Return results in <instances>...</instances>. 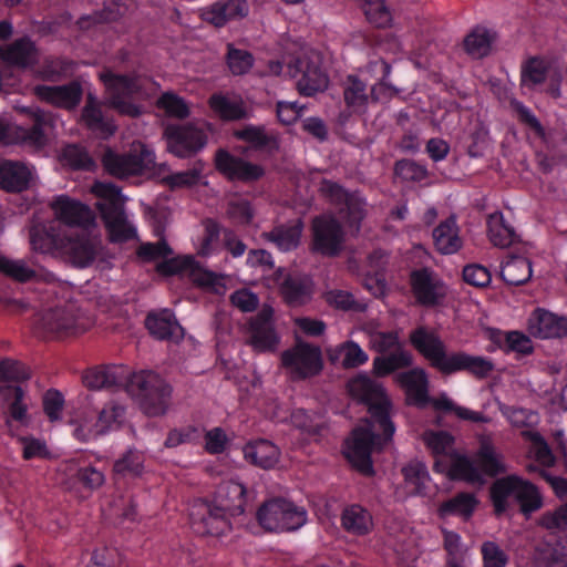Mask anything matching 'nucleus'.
Here are the masks:
<instances>
[{
	"mask_svg": "<svg viewBox=\"0 0 567 567\" xmlns=\"http://www.w3.org/2000/svg\"><path fill=\"white\" fill-rule=\"evenodd\" d=\"M155 155L144 144H133L128 152L117 153L107 148L102 156L104 169L112 176L124 179L142 175L154 166Z\"/></svg>",
	"mask_w": 567,
	"mask_h": 567,
	"instance_id": "obj_9",
	"label": "nucleus"
},
{
	"mask_svg": "<svg viewBox=\"0 0 567 567\" xmlns=\"http://www.w3.org/2000/svg\"><path fill=\"white\" fill-rule=\"evenodd\" d=\"M33 331L42 339L61 338L76 333L75 317L63 307L38 312L33 319Z\"/></svg>",
	"mask_w": 567,
	"mask_h": 567,
	"instance_id": "obj_15",
	"label": "nucleus"
},
{
	"mask_svg": "<svg viewBox=\"0 0 567 567\" xmlns=\"http://www.w3.org/2000/svg\"><path fill=\"white\" fill-rule=\"evenodd\" d=\"M125 409L118 404H106L99 412L97 417L100 426H102L104 434L120 427L124 420Z\"/></svg>",
	"mask_w": 567,
	"mask_h": 567,
	"instance_id": "obj_60",
	"label": "nucleus"
},
{
	"mask_svg": "<svg viewBox=\"0 0 567 567\" xmlns=\"http://www.w3.org/2000/svg\"><path fill=\"white\" fill-rule=\"evenodd\" d=\"M537 567H567V543L556 542L540 548Z\"/></svg>",
	"mask_w": 567,
	"mask_h": 567,
	"instance_id": "obj_50",
	"label": "nucleus"
},
{
	"mask_svg": "<svg viewBox=\"0 0 567 567\" xmlns=\"http://www.w3.org/2000/svg\"><path fill=\"white\" fill-rule=\"evenodd\" d=\"M430 401L434 410L445 413H454L461 420L471 421L473 423H488L491 421V419L482 412L457 405L444 393Z\"/></svg>",
	"mask_w": 567,
	"mask_h": 567,
	"instance_id": "obj_44",
	"label": "nucleus"
},
{
	"mask_svg": "<svg viewBox=\"0 0 567 567\" xmlns=\"http://www.w3.org/2000/svg\"><path fill=\"white\" fill-rule=\"evenodd\" d=\"M157 104L171 117L184 120L189 115V109L184 99L174 93H164Z\"/></svg>",
	"mask_w": 567,
	"mask_h": 567,
	"instance_id": "obj_62",
	"label": "nucleus"
},
{
	"mask_svg": "<svg viewBox=\"0 0 567 567\" xmlns=\"http://www.w3.org/2000/svg\"><path fill=\"white\" fill-rule=\"evenodd\" d=\"M492 37L485 28H475L464 39V50L473 58H484L489 53Z\"/></svg>",
	"mask_w": 567,
	"mask_h": 567,
	"instance_id": "obj_49",
	"label": "nucleus"
},
{
	"mask_svg": "<svg viewBox=\"0 0 567 567\" xmlns=\"http://www.w3.org/2000/svg\"><path fill=\"white\" fill-rule=\"evenodd\" d=\"M280 361L282 368L296 380L313 378L323 369L321 349L305 341H297L293 347L282 351Z\"/></svg>",
	"mask_w": 567,
	"mask_h": 567,
	"instance_id": "obj_11",
	"label": "nucleus"
},
{
	"mask_svg": "<svg viewBox=\"0 0 567 567\" xmlns=\"http://www.w3.org/2000/svg\"><path fill=\"white\" fill-rule=\"evenodd\" d=\"M254 498V491L248 489L240 482L229 480L217 486L213 501L236 517L246 513Z\"/></svg>",
	"mask_w": 567,
	"mask_h": 567,
	"instance_id": "obj_20",
	"label": "nucleus"
},
{
	"mask_svg": "<svg viewBox=\"0 0 567 567\" xmlns=\"http://www.w3.org/2000/svg\"><path fill=\"white\" fill-rule=\"evenodd\" d=\"M324 301L332 308L344 312H362L365 310V305L358 301L354 296L346 290L332 289L324 293Z\"/></svg>",
	"mask_w": 567,
	"mask_h": 567,
	"instance_id": "obj_51",
	"label": "nucleus"
},
{
	"mask_svg": "<svg viewBox=\"0 0 567 567\" xmlns=\"http://www.w3.org/2000/svg\"><path fill=\"white\" fill-rule=\"evenodd\" d=\"M256 518L260 527L267 532H295L306 524L307 512L285 498H272L258 508Z\"/></svg>",
	"mask_w": 567,
	"mask_h": 567,
	"instance_id": "obj_8",
	"label": "nucleus"
},
{
	"mask_svg": "<svg viewBox=\"0 0 567 567\" xmlns=\"http://www.w3.org/2000/svg\"><path fill=\"white\" fill-rule=\"evenodd\" d=\"M225 60L229 72L235 76L247 74L255 63V58L249 51L238 49L233 43L227 44Z\"/></svg>",
	"mask_w": 567,
	"mask_h": 567,
	"instance_id": "obj_48",
	"label": "nucleus"
},
{
	"mask_svg": "<svg viewBox=\"0 0 567 567\" xmlns=\"http://www.w3.org/2000/svg\"><path fill=\"white\" fill-rule=\"evenodd\" d=\"M530 334L539 339L567 337V318L545 309H536L528 323Z\"/></svg>",
	"mask_w": 567,
	"mask_h": 567,
	"instance_id": "obj_23",
	"label": "nucleus"
},
{
	"mask_svg": "<svg viewBox=\"0 0 567 567\" xmlns=\"http://www.w3.org/2000/svg\"><path fill=\"white\" fill-rule=\"evenodd\" d=\"M249 13L247 0H219L203 12V19L216 28L239 20Z\"/></svg>",
	"mask_w": 567,
	"mask_h": 567,
	"instance_id": "obj_25",
	"label": "nucleus"
},
{
	"mask_svg": "<svg viewBox=\"0 0 567 567\" xmlns=\"http://www.w3.org/2000/svg\"><path fill=\"white\" fill-rule=\"evenodd\" d=\"M410 286L416 303L422 307H436L446 296L444 282L427 267L411 271Z\"/></svg>",
	"mask_w": 567,
	"mask_h": 567,
	"instance_id": "obj_16",
	"label": "nucleus"
},
{
	"mask_svg": "<svg viewBox=\"0 0 567 567\" xmlns=\"http://www.w3.org/2000/svg\"><path fill=\"white\" fill-rule=\"evenodd\" d=\"M435 249L442 255L456 254L463 246L460 228L454 216L441 221L432 231Z\"/></svg>",
	"mask_w": 567,
	"mask_h": 567,
	"instance_id": "obj_29",
	"label": "nucleus"
},
{
	"mask_svg": "<svg viewBox=\"0 0 567 567\" xmlns=\"http://www.w3.org/2000/svg\"><path fill=\"white\" fill-rule=\"evenodd\" d=\"M550 64L540 56H529L520 65L519 85L528 91H538L547 83Z\"/></svg>",
	"mask_w": 567,
	"mask_h": 567,
	"instance_id": "obj_32",
	"label": "nucleus"
},
{
	"mask_svg": "<svg viewBox=\"0 0 567 567\" xmlns=\"http://www.w3.org/2000/svg\"><path fill=\"white\" fill-rule=\"evenodd\" d=\"M215 168L229 182L255 183L261 179L266 171L256 163L231 154L225 148H218L214 157Z\"/></svg>",
	"mask_w": 567,
	"mask_h": 567,
	"instance_id": "obj_14",
	"label": "nucleus"
},
{
	"mask_svg": "<svg viewBox=\"0 0 567 567\" xmlns=\"http://www.w3.org/2000/svg\"><path fill=\"white\" fill-rule=\"evenodd\" d=\"M51 208L56 218L65 225L87 227L94 223V214L91 208L66 195L56 196Z\"/></svg>",
	"mask_w": 567,
	"mask_h": 567,
	"instance_id": "obj_22",
	"label": "nucleus"
},
{
	"mask_svg": "<svg viewBox=\"0 0 567 567\" xmlns=\"http://www.w3.org/2000/svg\"><path fill=\"white\" fill-rule=\"evenodd\" d=\"M339 351L342 354V365L347 369L361 367L369 360L367 352L354 341L342 343Z\"/></svg>",
	"mask_w": 567,
	"mask_h": 567,
	"instance_id": "obj_64",
	"label": "nucleus"
},
{
	"mask_svg": "<svg viewBox=\"0 0 567 567\" xmlns=\"http://www.w3.org/2000/svg\"><path fill=\"white\" fill-rule=\"evenodd\" d=\"M532 275V262L526 257H511L502 264L501 277L509 286L525 285Z\"/></svg>",
	"mask_w": 567,
	"mask_h": 567,
	"instance_id": "obj_40",
	"label": "nucleus"
},
{
	"mask_svg": "<svg viewBox=\"0 0 567 567\" xmlns=\"http://www.w3.org/2000/svg\"><path fill=\"white\" fill-rule=\"evenodd\" d=\"M95 204L111 243L122 244L137 237L136 228L127 220L121 188L111 183H96L92 188Z\"/></svg>",
	"mask_w": 567,
	"mask_h": 567,
	"instance_id": "obj_7",
	"label": "nucleus"
},
{
	"mask_svg": "<svg viewBox=\"0 0 567 567\" xmlns=\"http://www.w3.org/2000/svg\"><path fill=\"white\" fill-rule=\"evenodd\" d=\"M61 245V255L78 268L90 266L99 251L97 241L84 231L63 236Z\"/></svg>",
	"mask_w": 567,
	"mask_h": 567,
	"instance_id": "obj_19",
	"label": "nucleus"
},
{
	"mask_svg": "<svg viewBox=\"0 0 567 567\" xmlns=\"http://www.w3.org/2000/svg\"><path fill=\"white\" fill-rule=\"evenodd\" d=\"M343 100L351 114H364L371 102L368 85L359 76L350 74L342 83Z\"/></svg>",
	"mask_w": 567,
	"mask_h": 567,
	"instance_id": "obj_31",
	"label": "nucleus"
},
{
	"mask_svg": "<svg viewBox=\"0 0 567 567\" xmlns=\"http://www.w3.org/2000/svg\"><path fill=\"white\" fill-rule=\"evenodd\" d=\"M483 567H506L509 557L495 542L486 540L481 546Z\"/></svg>",
	"mask_w": 567,
	"mask_h": 567,
	"instance_id": "obj_63",
	"label": "nucleus"
},
{
	"mask_svg": "<svg viewBox=\"0 0 567 567\" xmlns=\"http://www.w3.org/2000/svg\"><path fill=\"white\" fill-rule=\"evenodd\" d=\"M204 169L203 162L198 161L189 169L173 173L164 178L171 189L192 187L199 183Z\"/></svg>",
	"mask_w": 567,
	"mask_h": 567,
	"instance_id": "obj_54",
	"label": "nucleus"
},
{
	"mask_svg": "<svg viewBox=\"0 0 567 567\" xmlns=\"http://www.w3.org/2000/svg\"><path fill=\"white\" fill-rule=\"evenodd\" d=\"M228 512L213 499H197L189 512V523L193 532L199 536L220 537L231 529Z\"/></svg>",
	"mask_w": 567,
	"mask_h": 567,
	"instance_id": "obj_10",
	"label": "nucleus"
},
{
	"mask_svg": "<svg viewBox=\"0 0 567 567\" xmlns=\"http://www.w3.org/2000/svg\"><path fill=\"white\" fill-rule=\"evenodd\" d=\"M499 411L503 416L515 427L532 426L537 422V413L530 409L511 405H501Z\"/></svg>",
	"mask_w": 567,
	"mask_h": 567,
	"instance_id": "obj_56",
	"label": "nucleus"
},
{
	"mask_svg": "<svg viewBox=\"0 0 567 567\" xmlns=\"http://www.w3.org/2000/svg\"><path fill=\"white\" fill-rule=\"evenodd\" d=\"M83 383L92 390H111L126 385L148 416L165 414L171 404L172 386L154 371H140L128 375L122 365L95 367L84 373Z\"/></svg>",
	"mask_w": 567,
	"mask_h": 567,
	"instance_id": "obj_2",
	"label": "nucleus"
},
{
	"mask_svg": "<svg viewBox=\"0 0 567 567\" xmlns=\"http://www.w3.org/2000/svg\"><path fill=\"white\" fill-rule=\"evenodd\" d=\"M4 398L7 400L12 399L8 405V417L6 419V425L10 430L12 421H16L22 425H28L29 415L28 406L23 402L24 391L20 385H8L6 386Z\"/></svg>",
	"mask_w": 567,
	"mask_h": 567,
	"instance_id": "obj_41",
	"label": "nucleus"
},
{
	"mask_svg": "<svg viewBox=\"0 0 567 567\" xmlns=\"http://www.w3.org/2000/svg\"><path fill=\"white\" fill-rule=\"evenodd\" d=\"M487 234L491 243L501 248H507L516 240L514 228L506 224L502 213L489 215L487 219Z\"/></svg>",
	"mask_w": 567,
	"mask_h": 567,
	"instance_id": "obj_43",
	"label": "nucleus"
},
{
	"mask_svg": "<svg viewBox=\"0 0 567 567\" xmlns=\"http://www.w3.org/2000/svg\"><path fill=\"white\" fill-rule=\"evenodd\" d=\"M478 503L477 497L473 493L460 492L442 502L437 508V514L441 518L458 516L464 520H468L473 516Z\"/></svg>",
	"mask_w": 567,
	"mask_h": 567,
	"instance_id": "obj_37",
	"label": "nucleus"
},
{
	"mask_svg": "<svg viewBox=\"0 0 567 567\" xmlns=\"http://www.w3.org/2000/svg\"><path fill=\"white\" fill-rule=\"evenodd\" d=\"M399 384L404 389L408 399L415 405L424 406L430 402L429 378L421 368L401 372L396 377Z\"/></svg>",
	"mask_w": 567,
	"mask_h": 567,
	"instance_id": "obj_28",
	"label": "nucleus"
},
{
	"mask_svg": "<svg viewBox=\"0 0 567 567\" xmlns=\"http://www.w3.org/2000/svg\"><path fill=\"white\" fill-rule=\"evenodd\" d=\"M342 528L354 536H367L374 527L371 512L360 504L347 505L341 513Z\"/></svg>",
	"mask_w": 567,
	"mask_h": 567,
	"instance_id": "obj_30",
	"label": "nucleus"
},
{
	"mask_svg": "<svg viewBox=\"0 0 567 567\" xmlns=\"http://www.w3.org/2000/svg\"><path fill=\"white\" fill-rule=\"evenodd\" d=\"M202 437V429L197 425H186L173 429L168 432L164 445L168 449L177 447L182 444L198 443Z\"/></svg>",
	"mask_w": 567,
	"mask_h": 567,
	"instance_id": "obj_55",
	"label": "nucleus"
},
{
	"mask_svg": "<svg viewBox=\"0 0 567 567\" xmlns=\"http://www.w3.org/2000/svg\"><path fill=\"white\" fill-rule=\"evenodd\" d=\"M0 60L18 68H31L38 63L35 43L29 37L14 40L11 44L0 47Z\"/></svg>",
	"mask_w": 567,
	"mask_h": 567,
	"instance_id": "obj_27",
	"label": "nucleus"
},
{
	"mask_svg": "<svg viewBox=\"0 0 567 567\" xmlns=\"http://www.w3.org/2000/svg\"><path fill=\"white\" fill-rule=\"evenodd\" d=\"M0 272L18 282L38 280L39 271L24 259H9L0 255Z\"/></svg>",
	"mask_w": 567,
	"mask_h": 567,
	"instance_id": "obj_45",
	"label": "nucleus"
},
{
	"mask_svg": "<svg viewBox=\"0 0 567 567\" xmlns=\"http://www.w3.org/2000/svg\"><path fill=\"white\" fill-rule=\"evenodd\" d=\"M234 136L250 145L252 150H278L279 138L275 132H267L264 125L247 124L243 128L235 131Z\"/></svg>",
	"mask_w": 567,
	"mask_h": 567,
	"instance_id": "obj_36",
	"label": "nucleus"
},
{
	"mask_svg": "<svg viewBox=\"0 0 567 567\" xmlns=\"http://www.w3.org/2000/svg\"><path fill=\"white\" fill-rule=\"evenodd\" d=\"M405 488L411 496H426L430 474L424 463L410 462L402 468Z\"/></svg>",
	"mask_w": 567,
	"mask_h": 567,
	"instance_id": "obj_39",
	"label": "nucleus"
},
{
	"mask_svg": "<svg viewBox=\"0 0 567 567\" xmlns=\"http://www.w3.org/2000/svg\"><path fill=\"white\" fill-rule=\"evenodd\" d=\"M50 124L49 116L42 112L37 111L32 114V124L29 127L21 128V138L24 143L37 148L47 145L48 137L45 127Z\"/></svg>",
	"mask_w": 567,
	"mask_h": 567,
	"instance_id": "obj_47",
	"label": "nucleus"
},
{
	"mask_svg": "<svg viewBox=\"0 0 567 567\" xmlns=\"http://www.w3.org/2000/svg\"><path fill=\"white\" fill-rule=\"evenodd\" d=\"M409 341L442 375L466 372L476 379H485L494 370V363L488 358L472 355L465 351L449 352L441 337L425 326L413 329L409 334Z\"/></svg>",
	"mask_w": 567,
	"mask_h": 567,
	"instance_id": "obj_4",
	"label": "nucleus"
},
{
	"mask_svg": "<svg viewBox=\"0 0 567 567\" xmlns=\"http://www.w3.org/2000/svg\"><path fill=\"white\" fill-rule=\"evenodd\" d=\"M62 237L49 233L45 229L33 230L31 233V245L34 250L44 254H60L61 255Z\"/></svg>",
	"mask_w": 567,
	"mask_h": 567,
	"instance_id": "obj_58",
	"label": "nucleus"
},
{
	"mask_svg": "<svg viewBox=\"0 0 567 567\" xmlns=\"http://www.w3.org/2000/svg\"><path fill=\"white\" fill-rule=\"evenodd\" d=\"M272 317L274 310L268 307L248 321V343L257 352H274L280 342Z\"/></svg>",
	"mask_w": 567,
	"mask_h": 567,
	"instance_id": "obj_17",
	"label": "nucleus"
},
{
	"mask_svg": "<svg viewBox=\"0 0 567 567\" xmlns=\"http://www.w3.org/2000/svg\"><path fill=\"white\" fill-rule=\"evenodd\" d=\"M35 94L54 106L74 110L81 103L83 89L78 81H71L62 85H38Z\"/></svg>",
	"mask_w": 567,
	"mask_h": 567,
	"instance_id": "obj_21",
	"label": "nucleus"
},
{
	"mask_svg": "<svg viewBox=\"0 0 567 567\" xmlns=\"http://www.w3.org/2000/svg\"><path fill=\"white\" fill-rule=\"evenodd\" d=\"M144 471V455L130 449L113 465V478L116 484L127 478H137Z\"/></svg>",
	"mask_w": 567,
	"mask_h": 567,
	"instance_id": "obj_38",
	"label": "nucleus"
},
{
	"mask_svg": "<svg viewBox=\"0 0 567 567\" xmlns=\"http://www.w3.org/2000/svg\"><path fill=\"white\" fill-rule=\"evenodd\" d=\"M507 473L504 455L488 439L480 441L473 457L455 453L450 466V476L470 484H483L485 477L495 478Z\"/></svg>",
	"mask_w": 567,
	"mask_h": 567,
	"instance_id": "obj_5",
	"label": "nucleus"
},
{
	"mask_svg": "<svg viewBox=\"0 0 567 567\" xmlns=\"http://www.w3.org/2000/svg\"><path fill=\"white\" fill-rule=\"evenodd\" d=\"M31 172L20 162L3 161L0 164V187L7 192H21L28 188Z\"/></svg>",
	"mask_w": 567,
	"mask_h": 567,
	"instance_id": "obj_35",
	"label": "nucleus"
},
{
	"mask_svg": "<svg viewBox=\"0 0 567 567\" xmlns=\"http://www.w3.org/2000/svg\"><path fill=\"white\" fill-rule=\"evenodd\" d=\"M145 327L150 334L158 340L178 341L184 336L183 327L169 309L150 312L145 319Z\"/></svg>",
	"mask_w": 567,
	"mask_h": 567,
	"instance_id": "obj_26",
	"label": "nucleus"
},
{
	"mask_svg": "<svg viewBox=\"0 0 567 567\" xmlns=\"http://www.w3.org/2000/svg\"><path fill=\"white\" fill-rule=\"evenodd\" d=\"M291 424L309 436H317L322 430L321 419L305 409H295L290 415Z\"/></svg>",
	"mask_w": 567,
	"mask_h": 567,
	"instance_id": "obj_52",
	"label": "nucleus"
},
{
	"mask_svg": "<svg viewBox=\"0 0 567 567\" xmlns=\"http://www.w3.org/2000/svg\"><path fill=\"white\" fill-rule=\"evenodd\" d=\"M443 547L447 554L446 567H463L460 563L462 557V538L453 532L443 529Z\"/></svg>",
	"mask_w": 567,
	"mask_h": 567,
	"instance_id": "obj_61",
	"label": "nucleus"
},
{
	"mask_svg": "<svg viewBox=\"0 0 567 567\" xmlns=\"http://www.w3.org/2000/svg\"><path fill=\"white\" fill-rule=\"evenodd\" d=\"M280 278V293L288 306L300 307L311 301L315 282L309 275L297 271L285 274L284 268H278L276 279Z\"/></svg>",
	"mask_w": 567,
	"mask_h": 567,
	"instance_id": "obj_18",
	"label": "nucleus"
},
{
	"mask_svg": "<svg viewBox=\"0 0 567 567\" xmlns=\"http://www.w3.org/2000/svg\"><path fill=\"white\" fill-rule=\"evenodd\" d=\"M367 20L377 28H386L392 21V14L384 0H362Z\"/></svg>",
	"mask_w": 567,
	"mask_h": 567,
	"instance_id": "obj_53",
	"label": "nucleus"
},
{
	"mask_svg": "<svg viewBox=\"0 0 567 567\" xmlns=\"http://www.w3.org/2000/svg\"><path fill=\"white\" fill-rule=\"evenodd\" d=\"M539 526L554 533L567 529V503H563L554 511H546L539 518Z\"/></svg>",
	"mask_w": 567,
	"mask_h": 567,
	"instance_id": "obj_59",
	"label": "nucleus"
},
{
	"mask_svg": "<svg viewBox=\"0 0 567 567\" xmlns=\"http://www.w3.org/2000/svg\"><path fill=\"white\" fill-rule=\"evenodd\" d=\"M310 250L323 257H337L342 251L344 230L333 216H316L311 223Z\"/></svg>",
	"mask_w": 567,
	"mask_h": 567,
	"instance_id": "obj_13",
	"label": "nucleus"
},
{
	"mask_svg": "<svg viewBox=\"0 0 567 567\" xmlns=\"http://www.w3.org/2000/svg\"><path fill=\"white\" fill-rule=\"evenodd\" d=\"M99 79L104 84L106 99L101 102L93 94H87L81 112V121L93 134L106 140L115 134L117 126L114 117L104 111V106L122 115L137 117L141 109L128 99L138 92L140 85L135 75L117 74L110 69L102 71Z\"/></svg>",
	"mask_w": 567,
	"mask_h": 567,
	"instance_id": "obj_3",
	"label": "nucleus"
},
{
	"mask_svg": "<svg viewBox=\"0 0 567 567\" xmlns=\"http://www.w3.org/2000/svg\"><path fill=\"white\" fill-rule=\"evenodd\" d=\"M244 457L250 464L269 470L279 461V449L268 440L259 439L248 442L243 450Z\"/></svg>",
	"mask_w": 567,
	"mask_h": 567,
	"instance_id": "obj_34",
	"label": "nucleus"
},
{
	"mask_svg": "<svg viewBox=\"0 0 567 567\" xmlns=\"http://www.w3.org/2000/svg\"><path fill=\"white\" fill-rule=\"evenodd\" d=\"M297 70L301 76L297 81V89L301 95L312 96L328 86V75L318 61L298 59Z\"/></svg>",
	"mask_w": 567,
	"mask_h": 567,
	"instance_id": "obj_24",
	"label": "nucleus"
},
{
	"mask_svg": "<svg viewBox=\"0 0 567 567\" xmlns=\"http://www.w3.org/2000/svg\"><path fill=\"white\" fill-rule=\"evenodd\" d=\"M351 393L368 406L373 425L382 432L377 435L371 426H359L352 430L350 439L344 443V457L360 474L373 476L374 467L372 451L379 440L388 443L395 432L391 420V402L383 388L372 379L360 375L350 384Z\"/></svg>",
	"mask_w": 567,
	"mask_h": 567,
	"instance_id": "obj_1",
	"label": "nucleus"
},
{
	"mask_svg": "<svg viewBox=\"0 0 567 567\" xmlns=\"http://www.w3.org/2000/svg\"><path fill=\"white\" fill-rule=\"evenodd\" d=\"M164 137L168 152L181 158L196 155L208 141L204 125L194 122L166 125Z\"/></svg>",
	"mask_w": 567,
	"mask_h": 567,
	"instance_id": "obj_12",
	"label": "nucleus"
},
{
	"mask_svg": "<svg viewBox=\"0 0 567 567\" xmlns=\"http://www.w3.org/2000/svg\"><path fill=\"white\" fill-rule=\"evenodd\" d=\"M303 223L296 219L290 224L275 226L270 231L265 233V238L272 243L280 251L289 252L297 249L300 245Z\"/></svg>",
	"mask_w": 567,
	"mask_h": 567,
	"instance_id": "obj_33",
	"label": "nucleus"
},
{
	"mask_svg": "<svg viewBox=\"0 0 567 567\" xmlns=\"http://www.w3.org/2000/svg\"><path fill=\"white\" fill-rule=\"evenodd\" d=\"M491 502L496 516L507 512L508 498L513 497L519 505V512L529 517L544 505L539 488L528 480L516 474L497 478L489 488Z\"/></svg>",
	"mask_w": 567,
	"mask_h": 567,
	"instance_id": "obj_6",
	"label": "nucleus"
},
{
	"mask_svg": "<svg viewBox=\"0 0 567 567\" xmlns=\"http://www.w3.org/2000/svg\"><path fill=\"white\" fill-rule=\"evenodd\" d=\"M61 158L63 163L72 169H91L93 161L89 153L79 145L70 144L62 150Z\"/></svg>",
	"mask_w": 567,
	"mask_h": 567,
	"instance_id": "obj_57",
	"label": "nucleus"
},
{
	"mask_svg": "<svg viewBox=\"0 0 567 567\" xmlns=\"http://www.w3.org/2000/svg\"><path fill=\"white\" fill-rule=\"evenodd\" d=\"M209 106L224 121H238L247 117L241 100H233L220 93L210 96Z\"/></svg>",
	"mask_w": 567,
	"mask_h": 567,
	"instance_id": "obj_42",
	"label": "nucleus"
},
{
	"mask_svg": "<svg viewBox=\"0 0 567 567\" xmlns=\"http://www.w3.org/2000/svg\"><path fill=\"white\" fill-rule=\"evenodd\" d=\"M413 359L410 352L399 348L389 355L375 357L373 372L378 377H386L394 371L412 365Z\"/></svg>",
	"mask_w": 567,
	"mask_h": 567,
	"instance_id": "obj_46",
	"label": "nucleus"
}]
</instances>
